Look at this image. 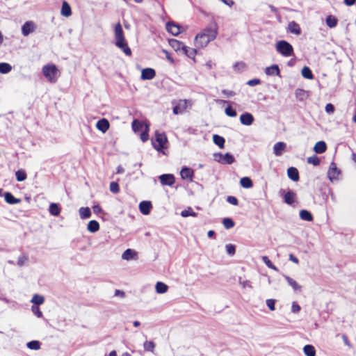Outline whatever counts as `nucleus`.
<instances>
[{
  "label": "nucleus",
  "instance_id": "obj_1",
  "mask_svg": "<svg viewBox=\"0 0 356 356\" xmlns=\"http://www.w3.org/2000/svg\"><path fill=\"white\" fill-rule=\"evenodd\" d=\"M218 26L216 21L211 20L209 26L198 33L195 38V46L203 48L214 40L218 35Z\"/></svg>",
  "mask_w": 356,
  "mask_h": 356
},
{
  "label": "nucleus",
  "instance_id": "obj_2",
  "mask_svg": "<svg viewBox=\"0 0 356 356\" xmlns=\"http://www.w3.org/2000/svg\"><path fill=\"white\" fill-rule=\"evenodd\" d=\"M114 36L115 46L121 49L126 56H130L131 55V50L125 40L124 31L120 22L117 23L115 26Z\"/></svg>",
  "mask_w": 356,
  "mask_h": 356
},
{
  "label": "nucleus",
  "instance_id": "obj_3",
  "mask_svg": "<svg viewBox=\"0 0 356 356\" xmlns=\"http://www.w3.org/2000/svg\"><path fill=\"white\" fill-rule=\"evenodd\" d=\"M154 148L159 152L167 148L168 138L165 133L155 132V140L152 141Z\"/></svg>",
  "mask_w": 356,
  "mask_h": 356
},
{
  "label": "nucleus",
  "instance_id": "obj_4",
  "mask_svg": "<svg viewBox=\"0 0 356 356\" xmlns=\"http://www.w3.org/2000/svg\"><path fill=\"white\" fill-rule=\"evenodd\" d=\"M276 51L285 57L291 56L293 54V48L292 45L286 40H280L275 45Z\"/></svg>",
  "mask_w": 356,
  "mask_h": 356
},
{
  "label": "nucleus",
  "instance_id": "obj_5",
  "mask_svg": "<svg viewBox=\"0 0 356 356\" xmlns=\"http://www.w3.org/2000/svg\"><path fill=\"white\" fill-rule=\"evenodd\" d=\"M42 73L47 79L51 83L57 81L58 69L54 65H46L42 67Z\"/></svg>",
  "mask_w": 356,
  "mask_h": 356
},
{
  "label": "nucleus",
  "instance_id": "obj_6",
  "mask_svg": "<svg viewBox=\"0 0 356 356\" xmlns=\"http://www.w3.org/2000/svg\"><path fill=\"white\" fill-rule=\"evenodd\" d=\"M189 103L190 102L186 99H179L177 102H173L172 104L175 105L173 113L175 115L183 114L186 111Z\"/></svg>",
  "mask_w": 356,
  "mask_h": 356
},
{
  "label": "nucleus",
  "instance_id": "obj_7",
  "mask_svg": "<svg viewBox=\"0 0 356 356\" xmlns=\"http://www.w3.org/2000/svg\"><path fill=\"white\" fill-rule=\"evenodd\" d=\"M341 171L337 168L335 163L332 162L327 172L330 181L337 180Z\"/></svg>",
  "mask_w": 356,
  "mask_h": 356
},
{
  "label": "nucleus",
  "instance_id": "obj_8",
  "mask_svg": "<svg viewBox=\"0 0 356 356\" xmlns=\"http://www.w3.org/2000/svg\"><path fill=\"white\" fill-rule=\"evenodd\" d=\"M162 185L172 186L175 181V178L172 174H163L159 177Z\"/></svg>",
  "mask_w": 356,
  "mask_h": 356
},
{
  "label": "nucleus",
  "instance_id": "obj_9",
  "mask_svg": "<svg viewBox=\"0 0 356 356\" xmlns=\"http://www.w3.org/2000/svg\"><path fill=\"white\" fill-rule=\"evenodd\" d=\"M35 29V24L31 21L26 22L22 26V33L24 36L29 35L31 33L33 32Z\"/></svg>",
  "mask_w": 356,
  "mask_h": 356
},
{
  "label": "nucleus",
  "instance_id": "obj_10",
  "mask_svg": "<svg viewBox=\"0 0 356 356\" xmlns=\"http://www.w3.org/2000/svg\"><path fill=\"white\" fill-rule=\"evenodd\" d=\"M152 208V204L150 201H142L139 204V210L143 215H148Z\"/></svg>",
  "mask_w": 356,
  "mask_h": 356
},
{
  "label": "nucleus",
  "instance_id": "obj_11",
  "mask_svg": "<svg viewBox=\"0 0 356 356\" xmlns=\"http://www.w3.org/2000/svg\"><path fill=\"white\" fill-rule=\"evenodd\" d=\"M240 122L243 125L250 126L254 122V117L250 113H244L240 116Z\"/></svg>",
  "mask_w": 356,
  "mask_h": 356
},
{
  "label": "nucleus",
  "instance_id": "obj_12",
  "mask_svg": "<svg viewBox=\"0 0 356 356\" xmlns=\"http://www.w3.org/2000/svg\"><path fill=\"white\" fill-rule=\"evenodd\" d=\"M180 175L183 179L192 181L194 176V171L191 168L184 166L181 170Z\"/></svg>",
  "mask_w": 356,
  "mask_h": 356
},
{
  "label": "nucleus",
  "instance_id": "obj_13",
  "mask_svg": "<svg viewBox=\"0 0 356 356\" xmlns=\"http://www.w3.org/2000/svg\"><path fill=\"white\" fill-rule=\"evenodd\" d=\"M156 76L155 70L152 68H145L142 70L141 79L143 80H150Z\"/></svg>",
  "mask_w": 356,
  "mask_h": 356
},
{
  "label": "nucleus",
  "instance_id": "obj_14",
  "mask_svg": "<svg viewBox=\"0 0 356 356\" xmlns=\"http://www.w3.org/2000/svg\"><path fill=\"white\" fill-rule=\"evenodd\" d=\"M286 147V145L284 142L276 143L273 146L274 154L277 156L282 155L283 152L285 151Z\"/></svg>",
  "mask_w": 356,
  "mask_h": 356
},
{
  "label": "nucleus",
  "instance_id": "obj_15",
  "mask_svg": "<svg viewBox=\"0 0 356 356\" xmlns=\"http://www.w3.org/2000/svg\"><path fill=\"white\" fill-rule=\"evenodd\" d=\"M166 29L169 33H172L173 35H177L180 33L179 26L174 22H168L166 24Z\"/></svg>",
  "mask_w": 356,
  "mask_h": 356
},
{
  "label": "nucleus",
  "instance_id": "obj_16",
  "mask_svg": "<svg viewBox=\"0 0 356 356\" xmlns=\"http://www.w3.org/2000/svg\"><path fill=\"white\" fill-rule=\"evenodd\" d=\"M96 127L98 130L105 133L109 129V122L106 119L102 118L97 121Z\"/></svg>",
  "mask_w": 356,
  "mask_h": 356
},
{
  "label": "nucleus",
  "instance_id": "obj_17",
  "mask_svg": "<svg viewBox=\"0 0 356 356\" xmlns=\"http://www.w3.org/2000/svg\"><path fill=\"white\" fill-rule=\"evenodd\" d=\"M288 31L298 35H300L301 33V29L298 23H296L294 21H292L289 23Z\"/></svg>",
  "mask_w": 356,
  "mask_h": 356
},
{
  "label": "nucleus",
  "instance_id": "obj_18",
  "mask_svg": "<svg viewBox=\"0 0 356 356\" xmlns=\"http://www.w3.org/2000/svg\"><path fill=\"white\" fill-rule=\"evenodd\" d=\"M265 73L268 76H273L275 74H276L277 76H280V70L279 66L277 65H273L270 67H267L265 69Z\"/></svg>",
  "mask_w": 356,
  "mask_h": 356
},
{
  "label": "nucleus",
  "instance_id": "obj_19",
  "mask_svg": "<svg viewBox=\"0 0 356 356\" xmlns=\"http://www.w3.org/2000/svg\"><path fill=\"white\" fill-rule=\"evenodd\" d=\"M287 175L289 179L293 181H298L299 180V172L297 168L294 167H290L287 170Z\"/></svg>",
  "mask_w": 356,
  "mask_h": 356
},
{
  "label": "nucleus",
  "instance_id": "obj_20",
  "mask_svg": "<svg viewBox=\"0 0 356 356\" xmlns=\"http://www.w3.org/2000/svg\"><path fill=\"white\" fill-rule=\"evenodd\" d=\"M4 199L5 201L10 204H16L21 202L20 199L15 197L10 192H6L4 193Z\"/></svg>",
  "mask_w": 356,
  "mask_h": 356
},
{
  "label": "nucleus",
  "instance_id": "obj_21",
  "mask_svg": "<svg viewBox=\"0 0 356 356\" xmlns=\"http://www.w3.org/2000/svg\"><path fill=\"white\" fill-rule=\"evenodd\" d=\"M295 198H296V193L289 190L284 196V202L289 204L291 205L295 202Z\"/></svg>",
  "mask_w": 356,
  "mask_h": 356
},
{
  "label": "nucleus",
  "instance_id": "obj_22",
  "mask_svg": "<svg viewBox=\"0 0 356 356\" xmlns=\"http://www.w3.org/2000/svg\"><path fill=\"white\" fill-rule=\"evenodd\" d=\"M327 149L326 143L324 141H318L317 142L314 147V151L316 154H322L325 152Z\"/></svg>",
  "mask_w": 356,
  "mask_h": 356
},
{
  "label": "nucleus",
  "instance_id": "obj_23",
  "mask_svg": "<svg viewBox=\"0 0 356 356\" xmlns=\"http://www.w3.org/2000/svg\"><path fill=\"white\" fill-rule=\"evenodd\" d=\"M284 278L286 280L288 284L291 286L294 291H301L302 286L299 285L296 280L287 275H284Z\"/></svg>",
  "mask_w": 356,
  "mask_h": 356
},
{
  "label": "nucleus",
  "instance_id": "obj_24",
  "mask_svg": "<svg viewBox=\"0 0 356 356\" xmlns=\"http://www.w3.org/2000/svg\"><path fill=\"white\" fill-rule=\"evenodd\" d=\"M60 13L65 17H69L72 15L71 7L67 1L63 2Z\"/></svg>",
  "mask_w": 356,
  "mask_h": 356
},
{
  "label": "nucleus",
  "instance_id": "obj_25",
  "mask_svg": "<svg viewBox=\"0 0 356 356\" xmlns=\"http://www.w3.org/2000/svg\"><path fill=\"white\" fill-rule=\"evenodd\" d=\"M87 229L91 233L97 232L99 229V222L95 220H90L87 225Z\"/></svg>",
  "mask_w": 356,
  "mask_h": 356
},
{
  "label": "nucleus",
  "instance_id": "obj_26",
  "mask_svg": "<svg viewBox=\"0 0 356 356\" xmlns=\"http://www.w3.org/2000/svg\"><path fill=\"white\" fill-rule=\"evenodd\" d=\"M169 43L170 44V46L174 48L176 51H178V50H183L184 48L185 47V45L184 44L183 42H179V40H175V39H172L169 41Z\"/></svg>",
  "mask_w": 356,
  "mask_h": 356
},
{
  "label": "nucleus",
  "instance_id": "obj_27",
  "mask_svg": "<svg viewBox=\"0 0 356 356\" xmlns=\"http://www.w3.org/2000/svg\"><path fill=\"white\" fill-rule=\"evenodd\" d=\"M131 126L134 132H138L143 129H145V124L140 122L137 119L133 120Z\"/></svg>",
  "mask_w": 356,
  "mask_h": 356
},
{
  "label": "nucleus",
  "instance_id": "obj_28",
  "mask_svg": "<svg viewBox=\"0 0 356 356\" xmlns=\"http://www.w3.org/2000/svg\"><path fill=\"white\" fill-rule=\"evenodd\" d=\"M49 213L54 216H58L60 212V208L56 203H51L49 208Z\"/></svg>",
  "mask_w": 356,
  "mask_h": 356
},
{
  "label": "nucleus",
  "instance_id": "obj_29",
  "mask_svg": "<svg viewBox=\"0 0 356 356\" xmlns=\"http://www.w3.org/2000/svg\"><path fill=\"white\" fill-rule=\"evenodd\" d=\"M79 212L81 219L89 218L91 216V211L89 207H81Z\"/></svg>",
  "mask_w": 356,
  "mask_h": 356
},
{
  "label": "nucleus",
  "instance_id": "obj_30",
  "mask_svg": "<svg viewBox=\"0 0 356 356\" xmlns=\"http://www.w3.org/2000/svg\"><path fill=\"white\" fill-rule=\"evenodd\" d=\"M213 141L220 148L224 147L225 140L223 137L217 134H214L213 136Z\"/></svg>",
  "mask_w": 356,
  "mask_h": 356
},
{
  "label": "nucleus",
  "instance_id": "obj_31",
  "mask_svg": "<svg viewBox=\"0 0 356 356\" xmlns=\"http://www.w3.org/2000/svg\"><path fill=\"white\" fill-rule=\"evenodd\" d=\"M300 217L302 220L311 222L313 220L312 214L307 210H301L300 212Z\"/></svg>",
  "mask_w": 356,
  "mask_h": 356
},
{
  "label": "nucleus",
  "instance_id": "obj_32",
  "mask_svg": "<svg viewBox=\"0 0 356 356\" xmlns=\"http://www.w3.org/2000/svg\"><path fill=\"white\" fill-rule=\"evenodd\" d=\"M136 255V251H134V250H131V249H127L126 250L122 255V258L124 260H130V259H134V256Z\"/></svg>",
  "mask_w": 356,
  "mask_h": 356
},
{
  "label": "nucleus",
  "instance_id": "obj_33",
  "mask_svg": "<svg viewBox=\"0 0 356 356\" xmlns=\"http://www.w3.org/2000/svg\"><path fill=\"white\" fill-rule=\"evenodd\" d=\"M156 291L158 293H164L168 289V286L163 282H158L155 286Z\"/></svg>",
  "mask_w": 356,
  "mask_h": 356
},
{
  "label": "nucleus",
  "instance_id": "obj_34",
  "mask_svg": "<svg viewBox=\"0 0 356 356\" xmlns=\"http://www.w3.org/2000/svg\"><path fill=\"white\" fill-rule=\"evenodd\" d=\"M302 76L307 79H313L314 75L309 67L305 66L301 70Z\"/></svg>",
  "mask_w": 356,
  "mask_h": 356
},
{
  "label": "nucleus",
  "instance_id": "obj_35",
  "mask_svg": "<svg viewBox=\"0 0 356 356\" xmlns=\"http://www.w3.org/2000/svg\"><path fill=\"white\" fill-rule=\"evenodd\" d=\"M306 356H316V350L312 345H306L303 348Z\"/></svg>",
  "mask_w": 356,
  "mask_h": 356
},
{
  "label": "nucleus",
  "instance_id": "obj_36",
  "mask_svg": "<svg viewBox=\"0 0 356 356\" xmlns=\"http://www.w3.org/2000/svg\"><path fill=\"white\" fill-rule=\"evenodd\" d=\"M240 184L242 187L245 188H250L252 186L253 184L250 178L244 177L241 179Z\"/></svg>",
  "mask_w": 356,
  "mask_h": 356
},
{
  "label": "nucleus",
  "instance_id": "obj_37",
  "mask_svg": "<svg viewBox=\"0 0 356 356\" xmlns=\"http://www.w3.org/2000/svg\"><path fill=\"white\" fill-rule=\"evenodd\" d=\"M12 66L8 63H0V73L8 74L12 70Z\"/></svg>",
  "mask_w": 356,
  "mask_h": 356
},
{
  "label": "nucleus",
  "instance_id": "obj_38",
  "mask_svg": "<svg viewBox=\"0 0 356 356\" xmlns=\"http://www.w3.org/2000/svg\"><path fill=\"white\" fill-rule=\"evenodd\" d=\"M149 125L147 123H145V129L140 134V139L143 142H145L149 138Z\"/></svg>",
  "mask_w": 356,
  "mask_h": 356
},
{
  "label": "nucleus",
  "instance_id": "obj_39",
  "mask_svg": "<svg viewBox=\"0 0 356 356\" xmlns=\"http://www.w3.org/2000/svg\"><path fill=\"white\" fill-rule=\"evenodd\" d=\"M44 302V298L42 296L35 294L33 296L31 299V302H33L35 306H38L40 305L43 304Z\"/></svg>",
  "mask_w": 356,
  "mask_h": 356
},
{
  "label": "nucleus",
  "instance_id": "obj_40",
  "mask_svg": "<svg viewBox=\"0 0 356 356\" xmlns=\"http://www.w3.org/2000/svg\"><path fill=\"white\" fill-rule=\"evenodd\" d=\"M246 64L242 61L236 62L233 66L234 70L237 72H243L246 69Z\"/></svg>",
  "mask_w": 356,
  "mask_h": 356
},
{
  "label": "nucleus",
  "instance_id": "obj_41",
  "mask_svg": "<svg viewBox=\"0 0 356 356\" xmlns=\"http://www.w3.org/2000/svg\"><path fill=\"white\" fill-rule=\"evenodd\" d=\"M222 160V164H232L234 161V158L231 154L226 153L223 155Z\"/></svg>",
  "mask_w": 356,
  "mask_h": 356
},
{
  "label": "nucleus",
  "instance_id": "obj_42",
  "mask_svg": "<svg viewBox=\"0 0 356 356\" xmlns=\"http://www.w3.org/2000/svg\"><path fill=\"white\" fill-rule=\"evenodd\" d=\"M26 346L31 350H38L40 348V343L38 341L33 340L28 342Z\"/></svg>",
  "mask_w": 356,
  "mask_h": 356
},
{
  "label": "nucleus",
  "instance_id": "obj_43",
  "mask_svg": "<svg viewBox=\"0 0 356 356\" xmlns=\"http://www.w3.org/2000/svg\"><path fill=\"white\" fill-rule=\"evenodd\" d=\"M15 176L18 181H23L26 179V173L24 170H18L15 172Z\"/></svg>",
  "mask_w": 356,
  "mask_h": 356
},
{
  "label": "nucleus",
  "instance_id": "obj_44",
  "mask_svg": "<svg viewBox=\"0 0 356 356\" xmlns=\"http://www.w3.org/2000/svg\"><path fill=\"white\" fill-rule=\"evenodd\" d=\"M326 24L330 28H334L337 24V19L331 15L326 18Z\"/></svg>",
  "mask_w": 356,
  "mask_h": 356
},
{
  "label": "nucleus",
  "instance_id": "obj_45",
  "mask_svg": "<svg viewBox=\"0 0 356 356\" xmlns=\"http://www.w3.org/2000/svg\"><path fill=\"white\" fill-rule=\"evenodd\" d=\"M261 259L262 261L264 262V264L269 268H271L275 271H277L278 269L273 264V263L271 262V261L268 259V257L267 256H263L261 257Z\"/></svg>",
  "mask_w": 356,
  "mask_h": 356
},
{
  "label": "nucleus",
  "instance_id": "obj_46",
  "mask_svg": "<svg viewBox=\"0 0 356 356\" xmlns=\"http://www.w3.org/2000/svg\"><path fill=\"white\" fill-rule=\"evenodd\" d=\"M222 225L226 229H231L234 226V222L232 218H225L222 220Z\"/></svg>",
  "mask_w": 356,
  "mask_h": 356
},
{
  "label": "nucleus",
  "instance_id": "obj_47",
  "mask_svg": "<svg viewBox=\"0 0 356 356\" xmlns=\"http://www.w3.org/2000/svg\"><path fill=\"white\" fill-rule=\"evenodd\" d=\"M182 51L188 57V58H194L196 54V50L194 49L188 48L185 46Z\"/></svg>",
  "mask_w": 356,
  "mask_h": 356
},
{
  "label": "nucleus",
  "instance_id": "obj_48",
  "mask_svg": "<svg viewBox=\"0 0 356 356\" xmlns=\"http://www.w3.org/2000/svg\"><path fill=\"white\" fill-rule=\"evenodd\" d=\"M144 349L146 351H149L153 353L154 348H155V343L153 341H145L143 344Z\"/></svg>",
  "mask_w": 356,
  "mask_h": 356
},
{
  "label": "nucleus",
  "instance_id": "obj_49",
  "mask_svg": "<svg viewBox=\"0 0 356 356\" xmlns=\"http://www.w3.org/2000/svg\"><path fill=\"white\" fill-rule=\"evenodd\" d=\"M181 216L182 217H188V216H196L197 213L193 211L191 208H188V209H185L181 212Z\"/></svg>",
  "mask_w": 356,
  "mask_h": 356
},
{
  "label": "nucleus",
  "instance_id": "obj_50",
  "mask_svg": "<svg viewBox=\"0 0 356 356\" xmlns=\"http://www.w3.org/2000/svg\"><path fill=\"white\" fill-rule=\"evenodd\" d=\"M110 191L113 193H118L120 191V186L119 184L115 181H112L110 184Z\"/></svg>",
  "mask_w": 356,
  "mask_h": 356
},
{
  "label": "nucleus",
  "instance_id": "obj_51",
  "mask_svg": "<svg viewBox=\"0 0 356 356\" xmlns=\"http://www.w3.org/2000/svg\"><path fill=\"white\" fill-rule=\"evenodd\" d=\"M225 248H226L227 253L229 255L233 256L235 254L236 247L234 245L231 244V243L227 244V245H226Z\"/></svg>",
  "mask_w": 356,
  "mask_h": 356
},
{
  "label": "nucleus",
  "instance_id": "obj_52",
  "mask_svg": "<svg viewBox=\"0 0 356 356\" xmlns=\"http://www.w3.org/2000/svg\"><path fill=\"white\" fill-rule=\"evenodd\" d=\"M225 112L226 115L229 117L234 118L237 115V113H236V110L232 108L231 106H227L225 108Z\"/></svg>",
  "mask_w": 356,
  "mask_h": 356
},
{
  "label": "nucleus",
  "instance_id": "obj_53",
  "mask_svg": "<svg viewBox=\"0 0 356 356\" xmlns=\"http://www.w3.org/2000/svg\"><path fill=\"white\" fill-rule=\"evenodd\" d=\"M307 162L310 164L316 166L319 165L320 160L316 156H313L307 158Z\"/></svg>",
  "mask_w": 356,
  "mask_h": 356
},
{
  "label": "nucleus",
  "instance_id": "obj_54",
  "mask_svg": "<svg viewBox=\"0 0 356 356\" xmlns=\"http://www.w3.org/2000/svg\"><path fill=\"white\" fill-rule=\"evenodd\" d=\"M31 311L38 318H41L43 316L42 315V312L40 311V309L38 307V306L33 305L31 307Z\"/></svg>",
  "mask_w": 356,
  "mask_h": 356
},
{
  "label": "nucleus",
  "instance_id": "obj_55",
  "mask_svg": "<svg viewBox=\"0 0 356 356\" xmlns=\"http://www.w3.org/2000/svg\"><path fill=\"white\" fill-rule=\"evenodd\" d=\"M27 260H28V257L24 254H22V255L19 256L18 258L17 265L19 266H23L24 265V264L27 261Z\"/></svg>",
  "mask_w": 356,
  "mask_h": 356
},
{
  "label": "nucleus",
  "instance_id": "obj_56",
  "mask_svg": "<svg viewBox=\"0 0 356 356\" xmlns=\"http://www.w3.org/2000/svg\"><path fill=\"white\" fill-rule=\"evenodd\" d=\"M296 96L300 100H302L305 97V91L302 89H296L295 92Z\"/></svg>",
  "mask_w": 356,
  "mask_h": 356
},
{
  "label": "nucleus",
  "instance_id": "obj_57",
  "mask_svg": "<svg viewBox=\"0 0 356 356\" xmlns=\"http://www.w3.org/2000/svg\"><path fill=\"white\" fill-rule=\"evenodd\" d=\"M275 300L274 299H268L266 300V305L269 308L270 310L274 311L275 310Z\"/></svg>",
  "mask_w": 356,
  "mask_h": 356
},
{
  "label": "nucleus",
  "instance_id": "obj_58",
  "mask_svg": "<svg viewBox=\"0 0 356 356\" xmlns=\"http://www.w3.org/2000/svg\"><path fill=\"white\" fill-rule=\"evenodd\" d=\"M227 201L232 204V205H237L238 203V201L237 200L236 197H234V196H228L227 198Z\"/></svg>",
  "mask_w": 356,
  "mask_h": 356
},
{
  "label": "nucleus",
  "instance_id": "obj_59",
  "mask_svg": "<svg viewBox=\"0 0 356 356\" xmlns=\"http://www.w3.org/2000/svg\"><path fill=\"white\" fill-rule=\"evenodd\" d=\"M260 83H261V81L259 79H253L249 80L247 82V84L250 86H254L259 85Z\"/></svg>",
  "mask_w": 356,
  "mask_h": 356
},
{
  "label": "nucleus",
  "instance_id": "obj_60",
  "mask_svg": "<svg viewBox=\"0 0 356 356\" xmlns=\"http://www.w3.org/2000/svg\"><path fill=\"white\" fill-rule=\"evenodd\" d=\"M325 110L327 113H333L334 112V106L330 103L327 104Z\"/></svg>",
  "mask_w": 356,
  "mask_h": 356
},
{
  "label": "nucleus",
  "instance_id": "obj_61",
  "mask_svg": "<svg viewBox=\"0 0 356 356\" xmlns=\"http://www.w3.org/2000/svg\"><path fill=\"white\" fill-rule=\"evenodd\" d=\"M300 310V307L296 302H293L291 306V311L293 313H298Z\"/></svg>",
  "mask_w": 356,
  "mask_h": 356
},
{
  "label": "nucleus",
  "instance_id": "obj_62",
  "mask_svg": "<svg viewBox=\"0 0 356 356\" xmlns=\"http://www.w3.org/2000/svg\"><path fill=\"white\" fill-rule=\"evenodd\" d=\"M239 283L242 285L243 288L249 287L251 288L252 285L250 284V281L245 280V281H241V278H239Z\"/></svg>",
  "mask_w": 356,
  "mask_h": 356
},
{
  "label": "nucleus",
  "instance_id": "obj_63",
  "mask_svg": "<svg viewBox=\"0 0 356 356\" xmlns=\"http://www.w3.org/2000/svg\"><path fill=\"white\" fill-rule=\"evenodd\" d=\"M213 156H214V160L216 161H218L220 163H222V159L223 157V154H220V153H217V154H213Z\"/></svg>",
  "mask_w": 356,
  "mask_h": 356
},
{
  "label": "nucleus",
  "instance_id": "obj_64",
  "mask_svg": "<svg viewBox=\"0 0 356 356\" xmlns=\"http://www.w3.org/2000/svg\"><path fill=\"white\" fill-rule=\"evenodd\" d=\"M222 93L228 97L235 95V92L234 91L228 90H225V89L222 90Z\"/></svg>",
  "mask_w": 356,
  "mask_h": 356
}]
</instances>
